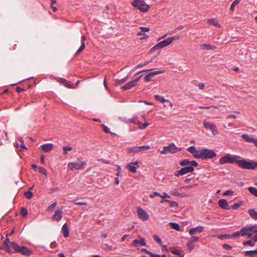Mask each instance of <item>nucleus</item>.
<instances>
[{
    "mask_svg": "<svg viewBox=\"0 0 257 257\" xmlns=\"http://www.w3.org/2000/svg\"><path fill=\"white\" fill-rule=\"evenodd\" d=\"M245 255L248 256H253L255 254H257V249L254 250L246 251L244 252Z\"/></svg>",
    "mask_w": 257,
    "mask_h": 257,
    "instance_id": "nucleus-34",
    "label": "nucleus"
},
{
    "mask_svg": "<svg viewBox=\"0 0 257 257\" xmlns=\"http://www.w3.org/2000/svg\"><path fill=\"white\" fill-rule=\"evenodd\" d=\"M213 236L215 237V236H216V235H214ZM217 237L220 239H223L224 238H230L231 236H230V234H224L217 235Z\"/></svg>",
    "mask_w": 257,
    "mask_h": 257,
    "instance_id": "nucleus-42",
    "label": "nucleus"
},
{
    "mask_svg": "<svg viewBox=\"0 0 257 257\" xmlns=\"http://www.w3.org/2000/svg\"><path fill=\"white\" fill-rule=\"evenodd\" d=\"M127 152L129 154L138 153L140 152L139 146H135L127 148Z\"/></svg>",
    "mask_w": 257,
    "mask_h": 257,
    "instance_id": "nucleus-27",
    "label": "nucleus"
},
{
    "mask_svg": "<svg viewBox=\"0 0 257 257\" xmlns=\"http://www.w3.org/2000/svg\"><path fill=\"white\" fill-rule=\"evenodd\" d=\"M139 163L138 161H134L127 164L125 168L127 169L130 172L135 173L137 172V169L139 168Z\"/></svg>",
    "mask_w": 257,
    "mask_h": 257,
    "instance_id": "nucleus-12",
    "label": "nucleus"
},
{
    "mask_svg": "<svg viewBox=\"0 0 257 257\" xmlns=\"http://www.w3.org/2000/svg\"><path fill=\"white\" fill-rule=\"evenodd\" d=\"M168 203H169V205L171 207H178V203L175 201H172V200H169Z\"/></svg>",
    "mask_w": 257,
    "mask_h": 257,
    "instance_id": "nucleus-50",
    "label": "nucleus"
},
{
    "mask_svg": "<svg viewBox=\"0 0 257 257\" xmlns=\"http://www.w3.org/2000/svg\"><path fill=\"white\" fill-rule=\"evenodd\" d=\"M194 170V167H192V166L185 167L180 170L176 171L174 173V175L176 177H179L187 174L188 173L192 172Z\"/></svg>",
    "mask_w": 257,
    "mask_h": 257,
    "instance_id": "nucleus-8",
    "label": "nucleus"
},
{
    "mask_svg": "<svg viewBox=\"0 0 257 257\" xmlns=\"http://www.w3.org/2000/svg\"><path fill=\"white\" fill-rule=\"evenodd\" d=\"M204 227L202 226H198L196 227L191 228L189 231L190 235L194 236L196 233H201L203 231Z\"/></svg>",
    "mask_w": 257,
    "mask_h": 257,
    "instance_id": "nucleus-20",
    "label": "nucleus"
},
{
    "mask_svg": "<svg viewBox=\"0 0 257 257\" xmlns=\"http://www.w3.org/2000/svg\"><path fill=\"white\" fill-rule=\"evenodd\" d=\"M128 79V76H126L124 78L121 79H117L115 81V83L116 85H121L123 84V83L125 82Z\"/></svg>",
    "mask_w": 257,
    "mask_h": 257,
    "instance_id": "nucleus-35",
    "label": "nucleus"
},
{
    "mask_svg": "<svg viewBox=\"0 0 257 257\" xmlns=\"http://www.w3.org/2000/svg\"><path fill=\"white\" fill-rule=\"evenodd\" d=\"M223 247L226 250H230L232 249V246L229 244L224 243L222 245Z\"/></svg>",
    "mask_w": 257,
    "mask_h": 257,
    "instance_id": "nucleus-58",
    "label": "nucleus"
},
{
    "mask_svg": "<svg viewBox=\"0 0 257 257\" xmlns=\"http://www.w3.org/2000/svg\"><path fill=\"white\" fill-rule=\"evenodd\" d=\"M155 196H161V194L157 192H154L152 194H151L150 195V198H154Z\"/></svg>",
    "mask_w": 257,
    "mask_h": 257,
    "instance_id": "nucleus-62",
    "label": "nucleus"
},
{
    "mask_svg": "<svg viewBox=\"0 0 257 257\" xmlns=\"http://www.w3.org/2000/svg\"><path fill=\"white\" fill-rule=\"evenodd\" d=\"M207 22L209 24L215 26L216 27H220V25L218 23L217 21L215 19H210Z\"/></svg>",
    "mask_w": 257,
    "mask_h": 257,
    "instance_id": "nucleus-29",
    "label": "nucleus"
},
{
    "mask_svg": "<svg viewBox=\"0 0 257 257\" xmlns=\"http://www.w3.org/2000/svg\"><path fill=\"white\" fill-rule=\"evenodd\" d=\"M160 49L159 47L157 46V44L153 47L150 50V52L151 53H153L155 51H156L157 50Z\"/></svg>",
    "mask_w": 257,
    "mask_h": 257,
    "instance_id": "nucleus-55",
    "label": "nucleus"
},
{
    "mask_svg": "<svg viewBox=\"0 0 257 257\" xmlns=\"http://www.w3.org/2000/svg\"><path fill=\"white\" fill-rule=\"evenodd\" d=\"M251 231H252V233H257V225L253 226L250 227Z\"/></svg>",
    "mask_w": 257,
    "mask_h": 257,
    "instance_id": "nucleus-63",
    "label": "nucleus"
},
{
    "mask_svg": "<svg viewBox=\"0 0 257 257\" xmlns=\"http://www.w3.org/2000/svg\"><path fill=\"white\" fill-rule=\"evenodd\" d=\"M248 191L255 197H257V189L255 187H249L248 188Z\"/></svg>",
    "mask_w": 257,
    "mask_h": 257,
    "instance_id": "nucleus-38",
    "label": "nucleus"
},
{
    "mask_svg": "<svg viewBox=\"0 0 257 257\" xmlns=\"http://www.w3.org/2000/svg\"><path fill=\"white\" fill-rule=\"evenodd\" d=\"M181 149L177 147L174 143H171L168 146H164L163 150L161 151L160 152L162 154H165L168 152L173 154L181 151Z\"/></svg>",
    "mask_w": 257,
    "mask_h": 257,
    "instance_id": "nucleus-7",
    "label": "nucleus"
},
{
    "mask_svg": "<svg viewBox=\"0 0 257 257\" xmlns=\"http://www.w3.org/2000/svg\"><path fill=\"white\" fill-rule=\"evenodd\" d=\"M154 97L156 100L159 101L161 103H164L165 102H169V100L166 99L164 97L161 96L159 95H155Z\"/></svg>",
    "mask_w": 257,
    "mask_h": 257,
    "instance_id": "nucleus-30",
    "label": "nucleus"
},
{
    "mask_svg": "<svg viewBox=\"0 0 257 257\" xmlns=\"http://www.w3.org/2000/svg\"><path fill=\"white\" fill-rule=\"evenodd\" d=\"M201 49L202 50H212L213 49V47L209 44H203L200 46Z\"/></svg>",
    "mask_w": 257,
    "mask_h": 257,
    "instance_id": "nucleus-32",
    "label": "nucleus"
},
{
    "mask_svg": "<svg viewBox=\"0 0 257 257\" xmlns=\"http://www.w3.org/2000/svg\"><path fill=\"white\" fill-rule=\"evenodd\" d=\"M139 218L143 221L149 219V215L146 211L141 207H138L137 210Z\"/></svg>",
    "mask_w": 257,
    "mask_h": 257,
    "instance_id": "nucleus-10",
    "label": "nucleus"
},
{
    "mask_svg": "<svg viewBox=\"0 0 257 257\" xmlns=\"http://www.w3.org/2000/svg\"><path fill=\"white\" fill-rule=\"evenodd\" d=\"M239 158H240L239 156L231 155L230 154H227L223 157L220 158L219 162L221 165H223L227 163H235L237 164V160Z\"/></svg>",
    "mask_w": 257,
    "mask_h": 257,
    "instance_id": "nucleus-4",
    "label": "nucleus"
},
{
    "mask_svg": "<svg viewBox=\"0 0 257 257\" xmlns=\"http://www.w3.org/2000/svg\"><path fill=\"white\" fill-rule=\"evenodd\" d=\"M171 251L172 253L177 255H181V250L176 248H172L171 249Z\"/></svg>",
    "mask_w": 257,
    "mask_h": 257,
    "instance_id": "nucleus-40",
    "label": "nucleus"
},
{
    "mask_svg": "<svg viewBox=\"0 0 257 257\" xmlns=\"http://www.w3.org/2000/svg\"><path fill=\"white\" fill-rule=\"evenodd\" d=\"M162 73H163V71L160 70L152 72L151 73H148L145 76L144 80L146 82H149L151 80V79L154 77L156 75L160 74Z\"/></svg>",
    "mask_w": 257,
    "mask_h": 257,
    "instance_id": "nucleus-17",
    "label": "nucleus"
},
{
    "mask_svg": "<svg viewBox=\"0 0 257 257\" xmlns=\"http://www.w3.org/2000/svg\"><path fill=\"white\" fill-rule=\"evenodd\" d=\"M169 224L171 226L172 228H173L177 231L180 230V225L178 223H175V222H170Z\"/></svg>",
    "mask_w": 257,
    "mask_h": 257,
    "instance_id": "nucleus-37",
    "label": "nucleus"
},
{
    "mask_svg": "<svg viewBox=\"0 0 257 257\" xmlns=\"http://www.w3.org/2000/svg\"><path fill=\"white\" fill-rule=\"evenodd\" d=\"M240 234H241L240 231L234 232L232 234H230V236H231V237H238L240 235Z\"/></svg>",
    "mask_w": 257,
    "mask_h": 257,
    "instance_id": "nucleus-57",
    "label": "nucleus"
},
{
    "mask_svg": "<svg viewBox=\"0 0 257 257\" xmlns=\"http://www.w3.org/2000/svg\"><path fill=\"white\" fill-rule=\"evenodd\" d=\"M187 151L191 153L195 158H199L200 150H197L194 146H191L187 148Z\"/></svg>",
    "mask_w": 257,
    "mask_h": 257,
    "instance_id": "nucleus-18",
    "label": "nucleus"
},
{
    "mask_svg": "<svg viewBox=\"0 0 257 257\" xmlns=\"http://www.w3.org/2000/svg\"><path fill=\"white\" fill-rule=\"evenodd\" d=\"M216 156V153L214 151L208 149H203L200 150L199 158L202 160H207L215 158Z\"/></svg>",
    "mask_w": 257,
    "mask_h": 257,
    "instance_id": "nucleus-5",
    "label": "nucleus"
},
{
    "mask_svg": "<svg viewBox=\"0 0 257 257\" xmlns=\"http://www.w3.org/2000/svg\"><path fill=\"white\" fill-rule=\"evenodd\" d=\"M248 213L251 217L254 219H257V212L253 209L248 210Z\"/></svg>",
    "mask_w": 257,
    "mask_h": 257,
    "instance_id": "nucleus-31",
    "label": "nucleus"
},
{
    "mask_svg": "<svg viewBox=\"0 0 257 257\" xmlns=\"http://www.w3.org/2000/svg\"><path fill=\"white\" fill-rule=\"evenodd\" d=\"M241 1V0H235L231 5L230 6V9L231 11H234V7L237 5Z\"/></svg>",
    "mask_w": 257,
    "mask_h": 257,
    "instance_id": "nucleus-39",
    "label": "nucleus"
},
{
    "mask_svg": "<svg viewBox=\"0 0 257 257\" xmlns=\"http://www.w3.org/2000/svg\"><path fill=\"white\" fill-rule=\"evenodd\" d=\"M140 29L141 30L142 32H147L150 31V28L148 27H141Z\"/></svg>",
    "mask_w": 257,
    "mask_h": 257,
    "instance_id": "nucleus-61",
    "label": "nucleus"
},
{
    "mask_svg": "<svg viewBox=\"0 0 257 257\" xmlns=\"http://www.w3.org/2000/svg\"><path fill=\"white\" fill-rule=\"evenodd\" d=\"M131 5L142 13H147L150 8V6L144 0H133Z\"/></svg>",
    "mask_w": 257,
    "mask_h": 257,
    "instance_id": "nucleus-2",
    "label": "nucleus"
},
{
    "mask_svg": "<svg viewBox=\"0 0 257 257\" xmlns=\"http://www.w3.org/2000/svg\"><path fill=\"white\" fill-rule=\"evenodd\" d=\"M62 208H58L52 217V220L58 222L60 221L62 218Z\"/></svg>",
    "mask_w": 257,
    "mask_h": 257,
    "instance_id": "nucleus-15",
    "label": "nucleus"
},
{
    "mask_svg": "<svg viewBox=\"0 0 257 257\" xmlns=\"http://www.w3.org/2000/svg\"><path fill=\"white\" fill-rule=\"evenodd\" d=\"M180 164L182 166H192L197 167L198 166V163L195 161H189L188 159H185L181 161L180 162Z\"/></svg>",
    "mask_w": 257,
    "mask_h": 257,
    "instance_id": "nucleus-14",
    "label": "nucleus"
},
{
    "mask_svg": "<svg viewBox=\"0 0 257 257\" xmlns=\"http://www.w3.org/2000/svg\"><path fill=\"white\" fill-rule=\"evenodd\" d=\"M137 35L139 36H142V37L140 38L141 40L146 39L149 37L148 35H147L144 32H142V31L138 32Z\"/></svg>",
    "mask_w": 257,
    "mask_h": 257,
    "instance_id": "nucleus-41",
    "label": "nucleus"
},
{
    "mask_svg": "<svg viewBox=\"0 0 257 257\" xmlns=\"http://www.w3.org/2000/svg\"><path fill=\"white\" fill-rule=\"evenodd\" d=\"M10 244H11V246L15 252L20 253L21 254L26 256H29L33 254L32 250L28 248L26 246L20 245L19 244L14 241L10 242Z\"/></svg>",
    "mask_w": 257,
    "mask_h": 257,
    "instance_id": "nucleus-1",
    "label": "nucleus"
},
{
    "mask_svg": "<svg viewBox=\"0 0 257 257\" xmlns=\"http://www.w3.org/2000/svg\"><path fill=\"white\" fill-rule=\"evenodd\" d=\"M171 194L173 196L181 198L186 197L188 196L187 195L180 192L177 189H173L171 192Z\"/></svg>",
    "mask_w": 257,
    "mask_h": 257,
    "instance_id": "nucleus-25",
    "label": "nucleus"
},
{
    "mask_svg": "<svg viewBox=\"0 0 257 257\" xmlns=\"http://www.w3.org/2000/svg\"><path fill=\"white\" fill-rule=\"evenodd\" d=\"M85 40H86L85 36H84V35L82 36L81 37V45L80 47V48L78 49V50L77 51V52H76L75 55H77L78 54H79L80 52H81L85 49Z\"/></svg>",
    "mask_w": 257,
    "mask_h": 257,
    "instance_id": "nucleus-23",
    "label": "nucleus"
},
{
    "mask_svg": "<svg viewBox=\"0 0 257 257\" xmlns=\"http://www.w3.org/2000/svg\"><path fill=\"white\" fill-rule=\"evenodd\" d=\"M241 205V203H234L232 206L231 207H230V208H232L233 209H237Z\"/></svg>",
    "mask_w": 257,
    "mask_h": 257,
    "instance_id": "nucleus-56",
    "label": "nucleus"
},
{
    "mask_svg": "<svg viewBox=\"0 0 257 257\" xmlns=\"http://www.w3.org/2000/svg\"><path fill=\"white\" fill-rule=\"evenodd\" d=\"M146 245V243L145 240L144 238L141 237H139V239L134 240L131 243V245L135 247H138L139 245L145 246Z\"/></svg>",
    "mask_w": 257,
    "mask_h": 257,
    "instance_id": "nucleus-16",
    "label": "nucleus"
},
{
    "mask_svg": "<svg viewBox=\"0 0 257 257\" xmlns=\"http://www.w3.org/2000/svg\"><path fill=\"white\" fill-rule=\"evenodd\" d=\"M103 130L106 133H110L112 135H115L114 133H112L109 131V128L105 126V125H103Z\"/></svg>",
    "mask_w": 257,
    "mask_h": 257,
    "instance_id": "nucleus-51",
    "label": "nucleus"
},
{
    "mask_svg": "<svg viewBox=\"0 0 257 257\" xmlns=\"http://www.w3.org/2000/svg\"><path fill=\"white\" fill-rule=\"evenodd\" d=\"M153 238L159 244H161L162 243V240L161 239L159 238V237L158 236H157V235H153Z\"/></svg>",
    "mask_w": 257,
    "mask_h": 257,
    "instance_id": "nucleus-53",
    "label": "nucleus"
},
{
    "mask_svg": "<svg viewBox=\"0 0 257 257\" xmlns=\"http://www.w3.org/2000/svg\"><path fill=\"white\" fill-rule=\"evenodd\" d=\"M199 238L198 237L192 236L187 243V247L188 249L191 251L195 247L194 243L197 242Z\"/></svg>",
    "mask_w": 257,
    "mask_h": 257,
    "instance_id": "nucleus-13",
    "label": "nucleus"
},
{
    "mask_svg": "<svg viewBox=\"0 0 257 257\" xmlns=\"http://www.w3.org/2000/svg\"><path fill=\"white\" fill-rule=\"evenodd\" d=\"M139 151L143 152L146 150H148L150 149V147L149 145L139 146Z\"/></svg>",
    "mask_w": 257,
    "mask_h": 257,
    "instance_id": "nucleus-43",
    "label": "nucleus"
},
{
    "mask_svg": "<svg viewBox=\"0 0 257 257\" xmlns=\"http://www.w3.org/2000/svg\"><path fill=\"white\" fill-rule=\"evenodd\" d=\"M237 165L242 169L253 170L257 168V162L253 160H237Z\"/></svg>",
    "mask_w": 257,
    "mask_h": 257,
    "instance_id": "nucleus-3",
    "label": "nucleus"
},
{
    "mask_svg": "<svg viewBox=\"0 0 257 257\" xmlns=\"http://www.w3.org/2000/svg\"><path fill=\"white\" fill-rule=\"evenodd\" d=\"M161 198H170L171 197L170 196H169L167 193L166 192H164L163 193V194L161 195V196H160Z\"/></svg>",
    "mask_w": 257,
    "mask_h": 257,
    "instance_id": "nucleus-64",
    "label": "nucleus"
},
{
    "mask_svg": "<svg viewBox=\"0 0 257 257\" xmlns=\"http://www.w3.org/2000/svg\"><path fill=\"white\" fill-rule=\"evenodd\" d=\"M142 74L140 75V76H138L135 80L126 83L124 85L121 86V88L125 90L131 89L132 87L135 86L137 84L138 81L142 77Z\"/></svg>",
    "mask_w": 257,
    "mask_h": 257,
    "instance_id": "nucleus-9",
    "label": "nucleus"
},
{
    "mask_svg": "<svg viewBox=\"0 0 257 257\" xmlns=\"http://www.w3.org/2000/svg\"><path fill=\"white\" fill-rule=\"evenodd\" d=\"M20 213L22 216L25 217L28 215V210L26 208L22 207L21 209Z\"/></svg>",
    "mask_w": 257,
    "mask_h": 257,
    "instance_id": "nucleus-45",
    "label": "nucleus"
},
{
    "mask_svg": "<svg viewBox=\"0 0 257 257\" xmlns=\"http://www.w3.org/2000/svg\"><path fill=\"white\" fill-rule=\"evenodd\" d=\"M38 171L41 173H42L44 175H45V176H47V170L45 169V168H44V167H39L38 169Z\"/></svg>",
    "mask_w": 257,
    "mask_h": 257,
    "instance_id": "nucleus-49",
    "label": "nucleus"
},
{
    "mask_svg": "<svg viewBox=\"0 0 257 257\" xmlns=\"http://www.w3.org/2000/svg\"><path fill=\"white\" fill-rule=\"evenodd\" d=\"M218 204L220 207L224 209L229 210L230 207L228 205V202L224 199L219 200L218 202Z\"/></svg>",
    "mask_w": 257,
    "mask_h": 257,
    "instance_id": "nucleus-21",
    "label": "nucleus"
},
{
    "mask_svg": "<svg viewBox=\"0 0 257 257\" xmlns=\"http://www.w3.org/2000/svg\"><path fill=\"white\" fill-rule=\"evenodd\" d=\"M243 244L244 245H248L250 246H253L255 244V242L251 240L244 241Z\"/></svg>",
    "mask_w": 257,
    "mask_h": 257,
    "instance_id": "nucleus-47",
    "label": "nucleus"
},
{
    "mask_svg": "<svg viewBox=\"0 0 257 257\" xmlns=\"http://www.w3.org/2000/svg\"><path fill=\"white\" fill-rule=\"evenodd\" d=\"M42 150L44 152L46 153L50 152L52 151L53 147V145L52 144H46L44 145H43L41 146Z\"/></svg>",
    "mask_w": 257,
    "mask_h": 257,
    "instance_id": "nucleus-24",
    "label": "nucleus"
},
{
    "mask_svg": "<svg viewBox=\"0 0 257 257\" xmlns=\"http://www.w3.org/2000/svg\"><path fill=\"white\" fill-rule=\"evenodd\" d=\"M149 123L146 122H145L142 125H140L139 126V128L140 129H142V130H144L148 126H149Z\"/></svg>",
    "mask_w": 257,
    "mask_h": 257,
    "instance_id": "nucleus-59",
    "label": "nucleus"
},
{
    "mask_svg": "<svg viewBox=\"0 0 257 257\" xmlns=\"http://www.w3.org/2000/svg\"><path fill=\"white\" fill-rule=\"evenodd\" d=\"M24 195L26 198L30 199L33 197V194L31 191H28L25 193Z\"/></svg>",
    "mask_w": 257,
    "mask_h": 257,
    "instance_id": "nucleus-44",
    "label": "nucleus"
},
{
    "mask_svg": "<svg viewBox=\"0 0 257 257\" xmlns=\"http://www.w3.org/2000/svg\"><path fill=\"white\" fill-rule=\"evenodd\" d=\"M251 231L250 227H243L240 230L241 235L242 236H246L248 232Z\"/></svg>",
    "mask_w": 257,
    "mask_h": 257,
    "instance_id": "nucleus-33",
    "label": "nucleus"
},
{
    "mask_svg": "<svg viewBox=\"0 0 257 257\" xmlns=\"http://www.w3.org/2000/svg\"><path fill=\"white\" fill-rule=\"evenodd\" d=\"M1 248L4 249L9 253H15L11 245H10L8 243H6V245H5V247H2Z\"/></svg>",
    "mask_w": 257,
    "mask_h": 257,
    "instance_id": "nucleus-28",
    "label": "nucleus"
},
{
    "mask_svg": "<svg viewBox=\"0 0 257 257\" xmlns=\"http://www.w3.org/2000/svg\"><path fill=\"white\" fill-rule=\"evenodd\" d=\"M63 154L66 155L68 151H70L72 150V148L69 146H65L63 148Z\"/></svg>",
    "mask_w": 257,
    "mask_h": 257,
    "instance_id": "nucleus-48",
    "label": "nucleus"
},
{
    "mask_svg": "<svg viewBox=\"0 0 257 257\" xmlns=\"http://www.w3.org/2000/svg\"><path fill=\"white\" fill-rule=\"evenodd\" d=\"M148 63V62H145L144 63H141V64H139L138 65H137L132 70V71H135L136 70H137V69H139V68H142L145 66H146V65H147V64Z\"/></svg>",
    "mask_w": 257,
    "mask_h": 257,
    "instance_id": "nucleus-46",
    "label": "nucleus"
},
{
    "mask_svg": "<svg viewBox=\"0 0 257 257\" xmlns=\"http://www.w3.org/2000/svg\"><path fill=\"white\" fill-rule=\"evenodd\" d=\"M171 40L169 38H168L158 43L157 46L159 47L160 49H162L171 45Z\"/></svg>",
    "mask_w": 257,
    "mask_h": 257,
    "instance_id": "nucleus-22",
    "label": "nucleus"
},
{
    "mask_svg": "<svg viewBox=\"0 0 257 257\" xmlns=\"http://www.w3.org/2000/svg\"><path fill=\"white\" fill-rule=\"evenodd\" d=\"M62 230L63 233V236L64 237L66 238L69 236V229L68 227V224L67 223H65L62 228Z\"/></svg>",
    "mask_w": 257,
    "mask_h": 257,
    "instance_id": "nucleus-26",
    "label": "nucleus"
},
{
    "mask_svg": "<svg viewBox=\"0 0 257 257\" xmlns=\"http://www.w3.org/2000/svg\"><path fill=\"white\" fill-rule=\"evenodd\" d=\"M61 82H62L65 86L68 88H75V87L72 86L71 84H70V82L63 78H61Z\"/></svg>",
    "mask_w": 257,
    "mask_h": 257,
    "instance_id": "nucleus-36",
    "label": "nucleus"
},
{
    "mask_svg": "<svg viewBox=\"0 0 257 257\" xmlns=\"http://www.w3.org/2000/svg\"><path fill=\"white\" fill-rule=\"evenodd\" d=\"M233 193V191L231 190H228L224 192L223 195L225 196L231 195Z\"/></svg>",
    "mask_w": 257,
    "mask_h": 257,
    "instance_id": "nucleus-60",
    "label": "nucleus"
},
{
    "mask_svg": "<svg viewBox=\"0 0 257 257\" xmlns=\"http://www.w3.org/2000/svg\"><path fill=\"white\" fill-rule=\"evenodd\" d=\"M169 39L171 43H172L174 40H178L180 39V37L179 35H175L173 37H169Z\"/></svg>",
    "mask_w": 257,
    "mask_h": 257,
    "instance_id": "nucleus-52",
    "label": "nucleus"
},
{
    "mask_svg": "<svg viewBox=\"0 0 257 257\" xmlns=\"http://www.w3.org/2000/svg\"><path fill=\"white\" fill-rule=\"evenodd\" d=\"M57 205V203L56 202H54L53 203H52L51 205H50L48 208H47V210L48 211H51Z\"/></svg>",
    "mask_w": 257,
    "mask_h": 257,
    "instance_id": "nucleus-54",
    "label": "nucleus"
},
{
    "mask_svg": "<svg viewBox=\"0 0 257 257\" xmlns=\"http://www.w3.org/2000/svg\"><path fill=\"white\" fill-rule=\"evenodd\" d=\"M242 138L247 143H252L257 147V140L250 137L247 134H243L241 136Z\"/></svg>",
    "mask_w": 257,
    "mask_h": 257,
    "instance_id": "nucleus-19",
    "label": "nucleus"
},
{
    "mask_svg": "<svg viewBox=\"0 0 257 257\" xmlns=\"http://www.w3.org/2000/svg\"><path fill=\"white\" fill-rule=\"evenodd\" d=\"M77 162H70L68 164V167L71 171L74 170H81L85 168L86 162L79 159H78Z\"/></svg>",
    "mask_w": 257,
    "mask_h": 257,
    "instance_id": "nucleus-6",
    "label": "nucleus"
},
{
    "mask_svg": "<svg viewBox=\"0 0 257 257\" xmlns=\"http://www.w3.org/2000/svg\"><path fill=\"white\" fill-rule=\"evenodd\" d=\"M203 125L205 128L211 130L214 135L218 134V132L217 131L216 125L214 124L204 121Z\"/></svg>",
    "mask_w": 257,
    "mask_h": 257,
    "instance_id": "nucleus-11",
    "label": "nucleus"
}]
</instances>
